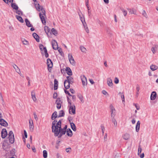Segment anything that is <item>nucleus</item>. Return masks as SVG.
I'll return each mask as SVG.
<instances>
[{
    "mask_svg": "<svg viewBox=\"0 0 158 158\" xmlns=\"http://www.w3.org/2000/svg\"><path fill=\"white\" fill-rule=\"evenodd\" d=\"M61 121L60 120L57 122L56 120H54L52 123V131L54 133L55 136H57L58 138L60 134H61Z\"/></svg>",
    "mask_w": 158,
    "mask_h": 158,
    "instance_id": "f257e3e1",
    "label": "nucleus"
},
{
    "mask_svg": "<svg viewBox=\"0 0 158 158\" xmlns=\"http://www.w3.org/2000/svg\"><path fill=\"white\" fill-rule=\"evenodd\" d=\"M37 10L40 11H41V13H39L40 17L41 19L42 23L45 25L46 23L45 21V18H46V15L45 11L42 6H40V4H38L36 6Z\"/></svg>",
    "mask_w": 158,
    "mask_h": 158,
    "instance_id": "f03ea898",
    "label": "nucleus"
},
{
    "mask_svg": "<svg viewBox=\"0 0 158 158\" xmlns=\"http://www.w3.org/2000/svg\"><path fill=\"white\" fill-rule=\"evenodd\" d=\"M67 80H65L64 82V86L66 89H69L70 87V84L73 83V79L71 76H67Z\"/></svg>",
    "mask_w": 158,
    "mask_h": 158,
    "instance_id": "7ed1b4c3",
    "label": "nucleus"
},
{
    "mask_svg": "<svg viewBox=\"0 0 158 158\" xmlns=\"http://www.w3.org/2000/svg\"><path fill=\"white\" fill-rule=\"evenodd\" d=\"M8 139L10 142L11 143H13L15 141L13 131H10L8 134Z\"/></svg>",
    "mask_w": 158,
    "mask_h": 158,
    "instance_id": "20e7f679",
    "label": "nucleus"
},
{
    "mask_svg": "<svg viewBox=\"0 0 158 158\" xmlns=\"http://www.w3.org/2000/svg\"><path fill=\"white\" fill-rule=\"evenodd\" d=\"M81 78L83 86L85 87L86 86L87 84V81L86 77L84 75H82L81 76Z\"/></svg>",
    "mask_w": 158,
    "mask_h": 158,
    "instance_id": "39448f33",
    "label": "nucleus"
},
{
    "mask_svg": "<svg viewBox=\"0 0 158 158\" xmlns=\"http://www.w3.org/2000/svg\"><path fill=\"white\" fill-rule=\"evenodd\" d=\"M68 59L71 64L73 65H75L76 62L72 54L70 53L68 54Z\"/></svg>",
    "mask_w": 158,
    "mask_h": 158,
    "instance_id": "423d86ee",
    "label": "nucleus"
},
{
    "mask_svg": "<svg viewBox=\"0 0 158 158\" xmlns=\"http://www.w3.org/2000/svg\"><path fill=\"white\" fill-rule=\"evenodd\" d=\"M69 113L70 114H74L75 113V106L74 105H69Z\"/></svg>",
    "mask_w": 158,
    "mask_h": 158,
    "instance_id": "0eeeda50",
    "label": "nucleus"
},
{
    "mask_svg": "<svg viewBox=\"0 0 158 158\" xmlns=\"http://www.w3.org/2000/svg\"><path fill=\"white\" fill-rule=\"evenodd\" d=\"M7 133L6 129H3L1 132V137L2 138H5L7 135Z\"/></svg>",
    "mask_w": 158,
    "mask_h": 158,
    "instance_id": "6e6552de",
    "label": "nucleus"
},
{
    "mask_svg": "<svg viewBox=\"0 0 158 158\" xmlns=\"http://www.w3.org/2000/svg\"><path fill=\"white\" fill-rule=\"evenodd\" d=\"M52 43L53 48L55 50H57L58 49V44L56 41L55 40H53Z\"/></svg>",
    "mask_w": 158,
    "mask_h": 158,
    "instance_id": "1a4fd4ad",
    "label": "nucleus"
},
{
    "mask_svg": "<svg viewBox=\"0 0 158 158\" xmlns=\"http://www.w3.org/2000/svg\"><path fill=\"white\" fill-rule=\"evenodd\" d=\"M47 64L48 68H51L52 67V62L50 59L48 58L47 59Z\"/></svg>",
    "mask_w": 158,
    "mask_h": 158,
    "instance_id": "9d476101",
    "label": "nucleus"
},
{
    "mask_svg": "<svg viewBox=\"0 0 158 158\" xmlns=\"http://www.w3.org/2000/svg\"><path fill=\"white\" fill-rule=\"evenodd\" d=\"M29 127L31 131H33L34 129V126L32 120L30 119L29 121Z\"/></svg>",
    "mask_w": 158,
    "mask_h": 158,
    "instance_id": "9b49d317",
    "label": "nucleus"
},
{
    "mask_svg": "<svg viewBox=\"0 0 158 158\" xmlns=\"http://www.w3.org/2000/svg\"><path fill=\"white\" fill-rule=\"evenodd\" d=\"M67 128V125H65L63 128H61V134H60L59 137H61L63 135H64L66 131V130Z\"/></svg>",
    "mask_w": 158,
    "mask_h": 158,
    "instance_id": "f8f14e48",
    "label": "nucleus"
},
{
    "mask_svg": "<svg viewBox=\"0 0 158 158\" xmlns=\"http://www.w3.org/2000/svg\"><path fill=\"white\" fill-rule=\"evenodd\" d=\"M0 124L5 127H6L8 126L7 123L3 119H0Z\"/></svg>",
    "mask_w": 158,
    "mask_h": 158,
    "instance_id": "ddd939ff",
    "label": "nucleus"
},
{
    "mask_svg": "<svg viewBox=\"0 0 158 158\" xmlns=\"http://www.w3.org/2000/svg\"><path fill=\"white\" fill-rule=\"evenodd\" d=\"M156 92L155 91L152 92L151 95V100H154L156 99Z\"/></svg>",
    "mask_w": 158,
    "mask_h": 158,
    "instance_id": "4468645a",
    "label": "nucleus"
},
{
    "mask_svg": "<svg viewBox=\"0 0 158 158\" xmlns=\"http://www.w3.org/2000/svg\"><path fill=\"white\" fill-rule=\"evenodd\" d=\"M107 83L110 87H112L113 85L112 81L110 78H108L107 79Z\"/></svg>",
    "mask_w": 158,
    "mask_h": 158,
    "instance_id": "2eb2a0df",
    "label": "nucleus"
},
{
    "mask_svg": "<svg viewBox=\"0 0 158 158\" xmlns=\"http://www.w3.org/2000/svg\"><path fill=\"white\" fill-rule=\"evenodd\" d=\"M32 35L37 42L40 41L39 37L36 33H33Z\"/></svg>",
    "mask_w": 158,
    "mask_h": 158,
    "instance_id": "dca6fc26",
    "label": "nucleus"
},
{
    "mask_svg": "<svg viewBox=\"0 0 158 158\" xmlns=\"http://www.w3.org/2000/svg\"><path fill=\"white\" fill-rule=\"evenodd\" d=\"M66 71L69 75L71 76L72 75V71L69 67H67L66 68Z\"/></svg>",
    "mask_w": 158,
    "mask_h": 158,
    "instance_id": "f3484780",
    "label": "nucleus"
},
{
    "mask_svg": "<svg viewBox=\"0 0 158 158\" xmlns=\"http://www.w3.org/2000/svg\"><path fill=\"white\" fill-rule=\"evenodd\" d=\"M66 132L67 135L71 137L73 135V133L72 131L70 128L67 129Z\"/></svg>",
    "mask_w": 158,
    "mask_h": 158,
    "instance_id": "a211bd4d",
    "label": "nucleus"
},
{
    "mask_svg": "<svg viewBox=\"0 0 158 158\" xmlns=\"http://www.w3.org/2000/svg\"><path fill=\"white\" fill-rule=\"evenodd\" d=\"M31 98L35 102L36 100V98L35 97V93L34 91L31 92Z\"/></svg>",
    "mask_w": 158,
    "mask_h": 158,
    "instance_id": "6ab92c4d",
    "label": "nucleus"
},
{
    "mask_svg": "<svg viewBox=\"0 0 158 158\" xmlns=\"http://www.w3.org/2000/svg\"><path fill=\"white\" fill-rule=\"evenodd\" d=\"M140 122L139 121H138L136 125V132H138L139 130L140 125Z\"/></svg>",
    "mask_w": 158,
    "mask_h": 158,
    "instance_id": "aec40b11",
    "label": "nucleus"
},
{
    "mask_svg": "<svg viewBox=\"0 0 158 158\" xmlns=\"http://www.w3.org/2000/svg\"><path fill=\"white\" fill-rule=\"evenodd\" d=\"M123 137L124 139L127 140L130 138V135L128 133H125L123 135Z\"/></svg>",
    "mask_w": 158,
    "mask_h": 158,
    "instance_id": "412c9836",
    "label": "nucleus"
},
{
    "mask_svg": "<svg viewBox=\"0 0 158 158\" xmlns=\"http://www.w3.org/2000/svg\"><path fill=\"white\" fill-rule=\"evenodd\" d=\"M150 68L152 71H154L158 69V67L156 65L152 64L150 66Z\"/></svg>",
    "mask_w": 158,
    "mask_h": 158,
    "instance_id": "4be33fe9",
    "label": "nucleus"
},
{
    "mask_svg": "<svg viewBox=\"0 0 158 158\" xmlns=\"http://www.w3.org/2000/svg\"><path fill=\"white\" fill-rule=\"evenodd\" d=\"M13 67L15 70L16 72L18 73L19 74H20V69L16 65L14 64V65H13Z\"/></svg>",
    "mask_w": 158,
    "mask_h": 158,
    "instance_id": "5701e85b",
    "label": "nucleus"
},
{
    "mask_svg": "<svg viewBox=\"0 0 158 158\" xmlns=\"http://www.w3.org/2000/svg\"><path fill=\"white\" fill-rule=\"evenodd\" d=\"M25 22L26 23V25L29 27H32V25L30 23L29 20L27 19H25Z\"/></svg>",
    "mask_w": 158,
    "mask_h": 158,
    "instance_id": "b1692460",
    "label": "nucleus"
},
{
    "mask_svg": "<svg viewBox=\"0 0 158 158\" xmlns=\"http://www.w3.org/2000/svg\"><path fill=\"white\" fill-rule=\"evenodd\" d=\"M58 81L56 79H54V89L56 90L57 89Z\"/></svg>",
    "mask_w": 158,
    "mask_h": 158,
    "instance_id": "393cba45",
    "label": "nucleus"
},
{
    "mask_svg": "<svg viewBox=\"0 0 158 158\" xmlns=\"http://www.w3.org/2000/svg\"><path fill=\"white\" fill-rule=\"evenodd\" d=\"M83 25L84 27L85 31L87 33H88L89 32V30L88 28V27H87V25L85 22L84 23H83Z\"/></svg>",
    "mask_w": 158,
    "mask_h": 158,
    "instance_id": "a878e982",
    "label": "nucleus"
},
{
    "mask_svg": "<svg viewBox=\"0 0 158 158\" xmlns=\"http://www.w3.org/2000/svg\"><path fill=\"white\" fill-rule=\"evenodd\" d=\"M57 117V112L56 111L54 112L52 114L51 119L52 120H54Z\"/></svg>",
    "mask_w": 158,
    "mask_h": 158,
    "instance_id": "bb28decb",
    "label": "nucleus"
},
{
    "mask_svg": "<svg viewBox=\"0 0 158 158\" xmlns=\"http://www.w3.org/2000/svg\"><path fill=\"white\" fill-rule=\"evenodd\" d=\"M70 125L72 130L74 131H76V129L75 124L73 123H71Z\"/></svg>",
    "mask_w": 158,
    "mask_h": 158,
    "instance_id": "cd10ccee",
    "label": "nucleus"
},
{
    "mask_svg": "<svg viewBox=\"0 0 158 158\" xmlns=\"http://www.w3.org/2000/svg\"><path fill=\"white\" fill-rule=\"evenodd\" d=\"M64 111L63 110H61L59 112L58 117H63L64 116Z\"/></svg>",
    "mask_w": 158,
    "mask_h": 158,
    "instance_id": "c85d7f7f",
    "label": "nucleus"
},
{
    "mask_svg": "<svg viewBox=\"0 0 158 158\" xmlns=\"http://www.w3.org/2000/svg\"><path fill=\"white\" fill-rule=\"evenodd\" d=\"M157 45H155L152 48L151 50L153 54L155 53L156 50L157 48Z\"/></svg>",
    "mask_w": 158,
    "mask_h": 158,
    "instance_id": "c756f323",
    "label": "nucleus"
},
{
    "mask_svg": "<svg viewBox=\"0 0 158 158\" xmlns=\"http://www.w3.org/2000/svg\"><path fill=\"white\" fill-rule=\"evenodd\" d=\"M16 19L20 22H21L22 23H23V19L21 17L19 16L16 15Z\"/></svg>",
    "mask_w": 158,
    "mask_h": 158,
    "instance_id": "7c9ffc66",
    "label": "nucleus"
},
{
    "mask_svg": "<svg viewBox=\"0 0 158 158\" xmlns=\"http://www.w3.org/2000/svg\"><path fill=\"white\" fill-rule=\"evenodd\" d=\"M79 15L80 17V18L81 21L82 22V24L84 23L85 22V19L84 16L82 15V16H81L79 14Z\"/></svg>",
    "mask_w": 158,
    "mask_h": 158,
    "instance_id": "2f4dec72",
    "label": "nucleus"
},
{
    "mask_svg": "<svg viewBox=\"0 0 158 158\" xmlns=\"http://www.w3.org/2000/svg\"><path fill=\"white\" fill-rule=\"evenodd\" d=\"M43 50L44 51L45 57L46 58L48 57V54L47 52V51L46 47L44 48Z\"/></svg>",
    "mask_w": 158,
    "mask_h": 158,
    "instance_id": "473e14b6",
    "label": "nucleus"
},
{
    "mask_svg": "<svg viewBox=\"0 0 158 158\" xmlns=\"http://www.w3.org/2000/svg\"><path fill=\"white\" fill-rule=\"evenodd\" d=\"M12 7L14 9L16 10H17L18 9V6L16 5L15 3H12L11 4Z\"/></svg>",
    "mask_w": 158,
    "mask_h": 158,
    "instance_id": "72a5a7b5",
    "label": "nucleus"
},
{
    "mask_svg": "<svg viewBox=\"0 0 158 158\" xmlns=\"http://www.w3.org/2000/svg\"><path fill=\"white\" fill-rule=\"evenodd\" d=\"M112 122L114 123V125L116 127L117 125V122L115 118H112L111 119Z\"/></svg>",
    "mask_w": 158,
    "mask_h": 158,
    "instance_id": "f704fd0d",
    "label": "nucleus"
},
{
    "mask_svg": "<svg viewBox=\"0 0 158 158\" xmlns=\"http://www.w3.org/2000/svg\"><path fill=\"white\" fill-rule=\"evenodd\" d=\"M43 156L44 158H47L48 156V153L47 152L44 150L43 151Z\"/></svg>",
    "mask_w": 158,
    "mask_h": 158,
    "instance_id": "c9c22d12",
    "label": "nucleus"
},
{
    "mask_svg": "<svg viewBox=\"0 0 158 158\" xmlns=\"http://www.w3.org/2000/svg\"><path fill=\"white\" fill-rule=\"evenodd\" d=\"M77 97L81 101V102L83 103L84 102V100L83 96L81 94H79L77 95Z\"/></svg>",
    "mask_w": 158,
    "mask_h": 158,
    "instance_id": "e433bc0d",
    "label": "nucleus"
},
{
    "mask_svg": "<svg viewBox=\"0 0 158 158\" xmlns=\"http://www.w3.org/2000/svg\"><path fill=\"white\" fill-rule=\"evenodd\" d=\"M52 32L53 34L55 35H56L57 34V32L56 30L54 28H53L52 29Z\"/></svg>",
    "mask_w": 158,
    "mask_h": 158,
    "instance_id": "4c0bfd02",
    "label": "nucleus"
},
{
    "mask_svg": "<svg viewBox=\"0 0 158 158\" xmlns=\"http://www.w3.org/2000/svg\"><path fill=\"white\" fill-rule=\"evenodd\" d=\"M44 31L47 34H48L50 31V29L49 28L48 26H45L44 27Z\"/></svg>",
    "mask_w": 158,
    "mask_h": 158,
    "instance_id": "58836bf2",
    "label": "nucleus"
},
{
    "mask_svg": "<svg viewBox=\"0 0 158 158\" xmlns=\"http://www.w3.org/2000/svg\"><path fill=\"white\" fill-rule=\"evenodd\" d=\"M56 104L58 103V104H61L62 102L61 101L60 98H58L56 100Z\"/></svg>",
    "mask_w": 158,
    "mask_h": 158,
    "instance_id": "ea45409f",
    "label": "nucleus"
},
{
    "mask_svg": "<svg viewBox=\"0 0 158 158\" xmlns=\"http://www.w3.org/2000/svg\"><path fill=\"white\" fill-rule=\"evenodd\" d=\"M39 47L40 49L42 51L41 53H42V54L43 53V51L44 50H43L44 48V46L42 44H40Z\"/></svg>",
    "mask_w": 158,
    "mask_h": 158,
    "instance_id": "a19ab883",
    "label": "nucleus"
},
{
    "mask_svg": "<svg viewBox=\"0 0 158 158\" xmlns=\"http://www.w3.org/2000/svg\"><path fill=\"white\" fill-rule=\"evenodd\" d=\"M110 109L111 113L115 112V108L113 106L111 105L110 106Z\"/></svg>",
    "mask_w": 158,
    "mask_h": 158,
    "instance_id": "79ce46f5",
    "label": "nucleus"
},
{
    "mask_svg": "<svg viewBox=\"0 0 158 158\" xmlns=\"http://www.w3.org/2000/svg\"><path fill=\"white\" fill-rule=\"evenodd\" d=\"M80 49L81 51L83 52H85L86 51V48L83 46L80 47Z\"/></svg>",
    "mask_w": 158,
    "mask_h": 158,
    "instance_id": "37998d69",
    "label": "nucleus"
},
{
    "mask_svg": "<svg viewBox=\"0 0 158 158\" xmlns=\"http://www.w3.org/2000/svg\"><path fill=\"white\" fill-rule=\"evenodd\" d=\"M121 10L124 16H126L127 15V11L124 9H122Z\"/></svg>",
    "mask_w": 158,
    "mask_h": 158,
    "instance_id": "c03bdc74",
    "label": "nucleus"
},
{
    "mask_svg": "<svg viewBox=\"0 0 158 158\" xmlns=\"http://www.w3.org/2000/svg\"><path fill=\"white\" fill-rule=\"evenodd\" d=\"M142 150V149L141 148L140 146H139V148H138V155H139L141 153Z\"/></svg>",
    "mask_w": 158,
    "mask_h": 158,
    "instance_id": "a18cd8bd",
    "label": "nucleus"
},
{
    "mask_svg": "<svg viewBox=\"0 0 158 158\" xmlns=\"http://www.w3.org/2000/svg\"><path fill=\"white\" fill-rule=\"evenodd\" d=\"M23 43L24 45H27L29 44L28 41L25 40H24L23 41Z\"/></svg>",
    "mask_w": 158,
    "mask_h": 158,
    "instance_id": "49530a36",
    "label": "nucleus"
},
{
    "mask_svg": "<svg viewBox=\"0 0 158 158\" xmlns=\"http://www.w3.org/2000/svg\"><path fill=\"white\" fill-rule=\"evenodd\" d=\"M142 15H143L145 17V18H147V14L145 12V11L144 10H143V11L142 12Z\"/></svg>",
    "mask_w": 158,
    "mask_h": 158,
    "instance_id": "de8ad7c7",
    "label": "nucleus"
},
{
    "mask_svg": "<svg viewBox=\"0 0 158 158\" xmlns=\"http://www.w3.org/2000/svg\"><path fill=\"white\" fill-rule=\"evenodd\" d=\"M101 128L102 130V134H104V130H105L104 127V126L103 125H101Z\"/></svg>",
    "mask_w": 158,
    "mask_h": 158,
    "instance_id": "09e8293b",
    "label": "nucleus"
},
{
    "mask_svg": "<svg viewBox=\"0 0 158 158\" xmlns=\"http://www.w3.org/2000/svg\"><path fill=\"white\" fill-rule=\"evenodd\" d=\"M114 82L116 84H118V83L119 80L118 78L115 77Z\"/></svg>",
    "mask_w": 158,
    "mask_h": 158,
    "instance_id": "8fccbe9b",
    "label": "nucleus"
},
{
    "mask_svg": "<svg viewBox=\"0 0 158 158\" xmlns=\"http://www.w3.org/2000/svg\"><path fill=\"white\" fill-rule=\"evenodd\" d=\"M102 94H104V95H109V94L105 90H103L102 91Z\"/></svg>",
    "mask_w": 158,
    "mask_h": 158,
    "instance_id": "3c124183",
    "label": "nucleus"
},
{
    "mask_svg": "<svg viewBox=\"0 0 158 158\" xmlns=\"http://www.w3.org/2000/svg\"><path fill=\"white\" fill-rule=\"evenodd\" d=\"M71 149L70 148H67L65 149V151L67 152H70L71 151Z\"/></svg>",
    "mask_w": 158,
    "mask_h": 158,
    "instance_id": "603ef678",
    "label": "nucleus"
},
{
    "mask_svg": "<svg viewBox=\"0 0 158 158\" xmlns=\"http://www.w3.org/2000/svg\"><path fill=\"white\" fill-rule=\"evenodd\" d=\"M133 105L135 106L137 110H139V109L140 107H139V106L137 104H135V103H134L133 104Z\"/></svg>",
    "mask_w": 158,
    "mask_h": 158,
    "instance_id": "864d4df0",
    "label": "nucleus"
},
{
    "mask_svg": "<svg viewBox=\"0 0 158 158\" xmlns=\"http://www.w3.org/2000/svg\"><path fill=\"white\" fill-rule=\"evenodd\" d=\"M16 13L19 15H22V12L20 10H17L16 11Z\"/></svg>",
    "mask_w": 158,
    "mask_h": 158,
    "instance_id": "5fc2aeb1",
    "label": "nucleus"
},
{
    "mask_svg": "<svg viewBox=\"0 0 158 158\" xmlns=\"http://www.w3.org/2000/svg\"><path fill=\"white\" fill-rule=\"evenodd\" d=\"M121 98L122 99V102H124V101H125L124 96V95L123 94H122L121 95Z\"/></svg>",
    "mask_w": 158,
    "mask_h": 158,
    "instance_id": "6e6d98bb",
    "label": "nucleus"
},
{
    "mask_svg": "<svg viewBox=\"0 0 158 158\" xmlns=\"http://www.w3.org/2000/svg\"><path fill=\"white\" fill-rule=\"evenodd\" d=\"M129 13H130L131 14H135L136 13L135 11L133 10H130L129 11Z\"/></svg>",
    "mask_w": 158,
    "mask_h": 158,
    "instance_id": "4d7b16f0",
    "label": "nucleus"
},
{
    "mask_svg": "<svg viewBox=\"0 0 158 158\" xmlns=\"http://www.w3.org/2000/svg\"><path fill=\"white\" fill-rule=\"evenodd\" d=\"M115 115V112L111 113V117L112 118H114V116Z\"/></svg>",
    "mask_w": 158,
    "mask_h": 158,
    "instance_id": "13d9d810",
    "label": "nucleus"
},
{
    "mask_svg": "<svg viewBox=\"0 0 158 158\" xmlns=\"http://www.w3.org/2000/svg\"><path fill=\"white\" fill-rule=\"evenodd\" d=\"M33 114L35 119L36 121L38 119V118L37 115H36V114L35 113H34Z\"/></svg>",
    "mask_w": 158,
    "mask_h": 158,
    "instance_id": "bf43d9fd",
    "label": "nucleus"
},
{
    "mask_svg": "<svg viewBox=\"0 0 158 158\" xmlns=\"http://www.w3.org/2000/svg\"><path fill=\"white\" fill-rule=\"evenodd\" d=\"M56 104V107L58 109H60L61 107V104H58V103Z\"/></svg>",
    "mask_w": 158,
    "mask_h": 158,
    "instance_id": "052dcab7",
    "label": "nucleus"
},
{
    "mask_svg": "<svg viewBox=\"0 0 158 158\" xmlns=\"http://www.w3.org/2000/svg\"><path fill=\"white\" fill-rule=\"evenodd\" d=\"M64 92L66 94H68L70 96H72V95L70 94V93L68 91L64 90Z\"/></svg>",
    "mask_w": 158,
    "mask_h": 158,
    "instance_id": "680f3d73",
    "label": "nucleus"
},
{
    "mask_svg": "<svg viewBox=\"0 0 158 158\" xmlns=\"http://www.w3.org/2000/svg\"><path fill=\"white\" fill-rule=\"evenodd\" d=\"M139 89H140V88H139V85L138 84L136 86V89L138 92H139Z\"/></svg>",
    "mask_w": 158,
    "mask_h": 158,
    "instance_id": "e2e57ef3",
    "label": "nucleus"
},
{
    "mask_svg": "<svg viewBox=\"0 0 158 158\" xmlns=\"http://www.w3.org/2000/svg\"><path fill=\"white\" fill-rule=\"evenodd\" d=\"M57 97V94L56 93H55L53 95V98H56Z\"/></svg>",
    "mask_w": 158,
    "mask_h": 158,
    "instance_id": "0e129e2a",
    "label": "nucleus"
},
{
    "mask_svg": "<svg viewBox=\"0 0 158 158\" xmlns=\"http://www.w3.org/2000/svg\"><path fill=\"white\" fill-rule=\"evenodd\" d=\"M24 134L25 138H27V133L25 130L24 131Z\"/></svg>",
    "mask_w": 158,
    "mask_h": 158,
    "instance_id": "69168bd1",
    "label": "nucleus"
},
{
    "mask_svg": "<svg viewBox=\"0 0 158 158\" xmlns=\"http://www.w3.org/2000/svg\"><path fill=\"white\" fill-rule=\"evenodd\" d=\"M107 139V134H106L104 137V140L105 141H106Z\"/></svg>",
    "mask_w": 158,
    "mask_h": 158,
    "instance_id": "338daca9",
    "label": "nucleus"
},
{
    "mask_svg": "<svg viewBox=\"0 0 158 158\" xmlns=\"http://www.w3.org/2000/svg\"><path fill=\"white\" fill-rule=\"evenodd\" d=\"M89 81L90 83L92 84H93L94 83V81L92 79H90L89 80Z\"/></svg>",
    "mask_w": 158,
    "mask_h": 158,
    "instance_id": "774afa93",
    "label": "nucleus"
}]
</instances>
